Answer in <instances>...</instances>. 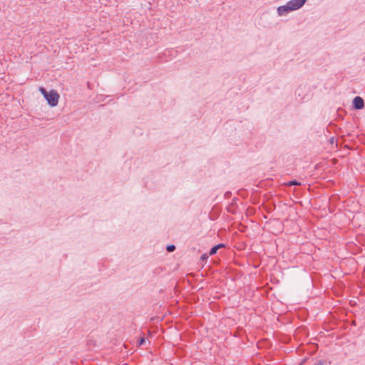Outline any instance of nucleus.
I'll return each mask as SVG.
<instances>
[{"instance_id":"3","label":"nucleus","mask_w":365,"mask_h":365,"mask_svg":"<svg viewBox=\"0 0 365 365\" xmlns=\"http://www.w3.org/2000/svg\"><path fill=\"white\" fill-rule=\"evenodd\" d=\"M307 1V0H291L289 1V4L292 9V11H295L297 9H301L305 3Z\"/></svg>"},{"instance_id":"12","label":"nucleus","mask_w":365,"mask_h":365,"mask_svg":"<svg viewBox=\"0 0 365 365\" xmlns=\"http://www.w3.org/2000/svg\"><path fill=\"white\" fill-rule=\"evenodd\" d=\"M232 193L230 191H227L225 193V198H228L231 196Z\"/></svg>"},{"instance_id":"1","label":"nucleus","mask_w":365,"mask_h":365,"mask_svg":"<svg viewBox=\"0 0 365 365\" xmlns=\"http://www.w3.org/2000/svg\"><path fill=\"white\" fill-rule=\"evenodd\" d=\"M45 99L51 107H55L58 105L59 94L56 91L52 89L48 92V95Z\"/></svg>"},{"instance_id":"8","label":"nucleus","mask_w":365,"mask_h":365,"mask_svg":"<svg viewBox=\"0 0 365 365\" xmlns=\"http://www.w3.org/2000/svg\"><path fill=\"white\" fill-rule=\"evenodd\" d=\"M39 91L43 95L44 98H46V96L48 95V92H49V91H47L46 89L45 88H43V87H40L39 88Z\"/></svg>"},{"instance_id":"13","label":"nucleus","mask_w":365,"mask_h":365,"mask_svg":"<svg viewBox=\"0 0 365 365\" xmlns=\"http://www.w3.org/2000/svg\"><path fill=\"white\" fill-rule=\"evenodd\" d=\"M238 200V199L237 197H234L233 200H232V202L231 204V206H234V205L236 204V202Z\"/></svg>"},{"instance_id":"14","label":"nucleus","mask_w":365,"mask_h":365,"mask_svg":"<svg viewBox=\"0 0 365 365\" xmlns=\"http://www.w3.org/2000/svg\"><path fill=\"white\" fill-rule=\"evenodd\" d=\"M232 207H233V206H230V207H229L227 208V211H228L229 212H232V213H233V212H234V211L232 210Z\"/></svg>"},{"instance_id":"2","label":"nucleus","mask_w":365,"mask_h":365,"mask_svg":"<svg viewBox=\"0 0 365 365\" xmlns=\"http://www.w3.org/2000/svg\"><path fill=\"white\" fill-rule=\"evenodd\" d=\"M277 11L278 15L281 16H286L289 12L293 11L289 2H287L285 5L278 6Z\"/></svg>"},{"instance_id":"10","label":"nucleus","mask_w":365,"mask_h":365,"mask_svg":"<svg viewBox=\"0 0 365 365\" xmlns=\"http://www.w3.org/2000/svg\"><path fill=\"white\" fill-rule=\"evenodd\" d=\"M145 343V339L144 337H142L139 339L138 344L140 346L143 345Z\"/></svg>"},{"instance_id":"5","label":"nucleus","mask_w":365,"mask_h":365,"mask_svg":"<svg viewBox=\"0 0 365 365\" xmlns=\"http://www.w3.org/2000/svg\"><path fill=\"white\" fill-rule=\"evenodd\" d=\"M225 247V245H224V244H222V243H220V244H218V245H217L213 246V247L210 249V252H209L210 255H213L216 254V253H217V250H218L220 248H221V247Z\"/></svg>"},{"instance_id":"11","label":"nucleus","mask_w":365,"mask_h":365,"mask_svg":"<svg viewBox=\"0 0 365 365\" xmlns=\"http://www.w3.org/2000/svg\"><path fill=\"white\" fill-rule=\"evenodd\" d=\"M200 258L202 261H205L207 259L208 256L206 254H203Z\"/></svg>"},{"instance_id":"6","label":"nucleus","mask_w":365,"mask_h":365,"mask_svg":"<svg viewBox=\"0 0 365 365\" xmlns=\"http://www.w3.org/2000/svg\"><path fill=\"white\" fill-rule=\"evenodd\" d=\"M314 365H331V361L325 359L318 360Z\"/></svg>"},{"instance_id":"9","label":"nucleus","mask_w":365,"mask_h":365,"mask_svg":"<svg viewBox=\"0 0 365 365\" xmlns=\"http://www.w3.org/2000/svg\"><path fill=\"white\" fill-rule=\"evenodd\" d=\"M167 251L169 252H172L175 250V246L174 245H169L166 248Z\"/></svg>"},{"instance_id":"4","label":"nucleus","mask_w":365,"mask_h":365,"mask_svg":"<svg viewBox=\"0 0 365 365\" xmlns=\"http://www.w3.org/2000/svg\"><path fill=\"white\" fill-rule=\"evenodd\" d=\"M352 106L354 109L361 110L364 106V99L360 96H356L352 101Z\"/></svg>"},{"instance_id":"7","label":"nucleus","mask_w":365,"mask_h":365,"mask_svg":"<svg viewBox=\"0 0 365 365\" xmlns=\"http://www.w3.org/2000/svg\"><path fill=\"white\" fill-rule=\"evenodd\" d=\"M301 182H298L296 180H290L288 182L286 183L287 186H292V185H301Z\"/></svg>"}]
</instances>
